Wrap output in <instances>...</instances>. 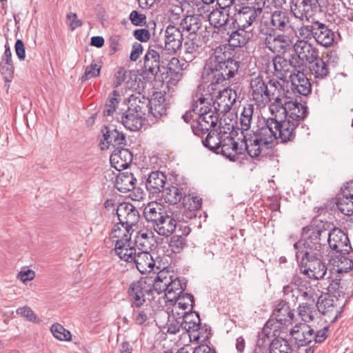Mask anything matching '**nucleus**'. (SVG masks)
I'll return each instance as SVG.
<instances>
[{
  "label": "nucleus",
  "instance_id": "1",
  "mask_svg": "<svg viewBox=\"0 0 353 353\" xmlns=\"http://www.w3.org/2000/svg\"><path fill=\"white\" fill-rule=\"evenodd\" d=\"M221 47L214 50L206 64L205 72L211 84L222 83L233 78L240 68V61L230 57V53Z\"/></svg>",
  "mask_w": 353,
  "mask_h": 353
},
{
  "label": "nucleus",
  "instance_id": "2",
  "mask_svg": "<svg viewBox=\"0 0 353 353\" xmlns=\"http://www.w3.org/2000/svg\"><path fill=\"white\" fill-rule=\"evenodd\" d=\"M330 223L318 218L312 219L309 226L303 228V241L294 244L296 253L323 252L326 247Z\"/></svg>",
  "mask_w": 353,
  "mask_h": 353
},
{
  "label": "nucleus",
  "instance_id": "3",
  "mask_svg": "<svg viewBox=\"0 0 353 353\" xmlns=\"http://www.w3.org/2000/svg\"><path fill=\"white\" fill-rule=\"evenodd\" d=\"M254 107L253 104H247L243 107L241 112L239 122L241 124V133L243 134V145L245 151L252 157L259 160H263L268 156H270L272 147L268 141H261L253 134H244V131L250 129Z\"/></svg>",
  "mask_w": 353,
  "mask_h": 353
},
{
  "label": "nucleus",
  "instance_id": "4",
  "mask_svg": "<svg viewBox=\"0 0 353 353\" xmlns=\"http://www.w3.org/2000/svg\"><path fill=\"white\" fill-rule=\"evenodd\" d=\"M298 32L300 38L314 39L317 43L326 48L332 45L334 41V32L327 25L314 19L303 24Z\"/></svg>",
  "mask_w": 353,
  "mask_h": 353
},
{
  "label": "nucleus",
  "instance_id": "5",
  "mask_svg": "<svg viewBox=\"0 0 353 353\" xmlns=\"http://www.w3.org/2000/svg\"><path fill=\"white\" fill-rule=\"evenodd\" d=\"M296 258L301 259V272L309 279L319 280L327 272V266L323 261V252L296 253Z\"/></svg>",
  "mask_w": 353,
  "mask_h": 353
},
{
  "label": "nucleus",
  "instance_id": "6",
  "mask_svg": "<svg viewBox=\"0 0 353 353\" xmlns=\"http://www.w3.org/2000/svg\"><path fill=\"white\" fill-rule=\"evenodd\" d=\"M117 215L119 223L117 225L121 228L120 234L131 236L132 226L137 225L140 215L138 210L130 203H121L117 208Z\"/></svg>",
  "mask_w": 353,
  "mask_h": 353
},
{
  "label": "nucleus",
  "instance_id": "7",
  "mask_svg": "<svg viewBox=\"0 0 353 353\" xmlns=\"http://www.w3.org/2000/svg\"><path fill=\"white\" fill-rule=\"evenodd\" d=\"M309 40L301 38L294 44V54H291V57L296 59L300 65H305L304 61L312 63L319 56V50Z\"/></svg>",
  "mask_w": 353,
  "mask_h": 353
},
{
  "label": "nucleus",
  "instance_id": "8",
  "mask_svg": "<svg viewBox=\"0 0 353 353\" xmlns=\"http://www.w3.org/2000/svg\"><path fill=\"white\" fill-rule=\"evenodd\" d=\"M183 35L179 28L169 25L163 32V42L157 43L154 47L158 50H165L169 54H174L183 45Z\"/></svg>",
  "mask_w": 353,
  "mask_h": 353
},
{
  "label": "nucleus",
  "instance_id": "9",
  "mask_svg": "<svg viewBox=\"0 0 353 353\" xmlns=\"http://www.w3.org/2000/svg\"><path fill=\"white\" fill-rule=\"evenodd\" d=\"M272 61L275 74L281 80L288 77L291 79L299 70H305L306 68V65H300L296 59H292L291 55L289 59L281 55H276Z\"/></svg>",
  "mask_w": 353,
  "mask_h": 353
},
{
  "label": "nucleus",
  "instance_id": "10",
  "mask_svg": "<svg viewBox=\"0 0 353 353\" xmlns=\"http://www.w3.org/2000/svg\"><path fill=\"white\" fill-rule=\"evenodd\" d=\"M270 323L268 321L263 331L259 334V339L257 341L258 346L269 345L270 353H292V347L288 341L282 338H275L270 341V332L268 331Z\"/></svg>",
  "mask_w": 353,
  "mask_h": 353
},
{
  "label": "nucleus",
  "instance_id": "11",
  "mask_svg": "<svg viewBox=\"0 0 353 353\" xmlns=\"http://www.w3.org/2000/svg\"><path fill=\"white\" fill-rule=\"evenodd\" d=\"M345 304H341L336 295H329L322 299L319 298L316 306L322 314L328 315L332 319L330 321L334 323L338 320L343 312V307Z\"/></svg>",
  "mask_w": 353,
  "mask_h": 353
},
{
  "label": "nucleus",
  "instance_id": "12",
  "mask_svg": "<svg viewBox=\"0 0 353 353\" xmlns=\"http://www.w3.org/2000/svg\"><path fill=\"white\" fill-rule=\"evenodd\" d=\"M327 242L334 254H348L352 250L348 236L339 228L328 232Z\"/></svg>",
  "mask_w": 353,
  "mask_h": 353
},
{
  "label": "nucleus",
  "instance_id": "13",
  "mask_svg": "<svg viewBox=\"0 0 353 353\" xmlns=\"http://www.w3.org/2000/svg\"><path fill=\"white\" fill-rule=\"evenodd\" d=\"M300 278H294V281L283 288V292L285 300L296 304L302 301L303 298L310 297L313 291L311 287H305L301 284Z\"/></svg>",
  "mask_w": 353,
  "mask_h": 353
},
{
  "label": "nucleus",
  "instance_id": "14",
  "mask_svg": "<svg viewBox=\"0 0 353 353\" xmlns=\"http://www.w3.org/2000/svg\"><path fill=\"white\" fill-rule=\"evenodd\" d=\"M250 93L251 99L258 106L267 105L268 95V83L262 76L258 75L252 78L250 83Z\"/></svg>",
  "mask_w": 353,
  "mask_h": 353
},
{
  "label": "nucleus",
  "instance_id": "15",
  "mask_svg": "<svg viewBox=\"0 0 353 353\" xmlns=\"http://www.w3.org/2000/svg\"><path fill=\"white\" fill-rule=\"evenodd\" d=\"M103 139L100 141L101 150L108 149L110 145L114 147L126 145L125 136L122 132H119L113 126L103 125L101 128Z\"/></svg>",
  "mask_w": 353,
  "mask_h": 353
},
{
  "label": "nucleus",
  "instance_id": "16",
  "mask_svg": "<svg viewBox=\"0 0 353 353\" xmlns=\"http://www.w3.org/2000/svg\"><path fill=\"white\" fill-rule=\"evenodd\" d=\"M279 108L283 110L286 119H289L292 122H296L298 125L300 121L308 114L307 107L297 101L296 99L295 101L288 99Z\"/></svg>",
  "mask_w": 353,
  "mask_h": 353
},
{
  "label": "nucleus",
  "instance_id": "17",
  "mask_svg": "<svg viewBox=\"0 0 353 353\" xmlns=\"http://www.w3.org/2000/svg\"><path fill=\"white\" fill-rule=\"evenodd\" d=\"M293 37L281 33L276 34L274 39L266 40L265 48L276 55L285 54L294 48Z\"/></svg>",
  "mask_w": 353,
  "mask_h": 353
},
{
  "label": "nucleus",
  "instance_id": "18",
  "mask_svg": "<svg viewBox=\"0 0 353 353\" xmlns=\"http://www.w3.org/2000/svg\"><path fill=\"white\" fill-rule=\"evenodd\" d=\"M160 72L159 52L154 46H150L143 57V73L148 79H156Z\"/></svg>",
  "mask_w": 353,
  "mask_h": 353
},
{
  "label": "nucleus",
  "instance_id": "19",
  "mask_svg": "<svg viewBox=\"0 0 353 353\" xmlns=\"http://www.w3.org/2000/svg\"><path fill=\"white\" fill-rule=\"evenodd\" d=\"M219 117L216 112L214 111L208 112L205 110L204 114L198 116L195 124L191 125L193 133L198 137L207 133L212 128H214L218 122Z\"/></svg>",
  "mask_w": 353,
  "mask_h": 353
},
{
  "label": "nucleus",
  "instance_id": "20",
  "mask_svg": "<svg viewBox=\"0 0 353 353\" xmlns=\"http://www.w3.org/2000/svg\"><path fill=\"white\" fill-rule=\"evenodd\" d=\"M276 139H280L281 143L293 141L296 137V128L299 126L296 122H292L285 117L284 120L278 121L275 119Z\"/></svg>",
  "mask_w": 353,
  "mask_h": 353
},
{
  "label": "nucleus",
  "instance_id": "21",
  "mask_svg": "<svg viewBox=\"0 0 353 353\" xmlns=\"http://www.w3.org/2000/svg\"><path fill=\"white\" fill-rule=\"evenodd\" d=\"M259 17V11L254 10L253 7L243 6L234 14L232 24L236 27L252 30V25Z\"/></svg>",
  "mask_w": 353,
  "mask_h": 353
},
{
  "label": "nucleus",
  "instance_id": "22",
  "mask_svg": "<svg viewBox=\"0 0 353 353\" xmlns=\"http://www.w3.org/2000/svg\"><path fill=\"white\" fill-rule=\"evenodd\" d=\"M151 105L150 99L141 94L140 92L132 94L128 99L127 107L130 108L131 112H134L140 115L145 119L150 117L149 105Z\"/></svg>",
  "mask_w": 353,
  "mask_h": 353
},
{
  "label": "nucleus",
  "instance_id": "23",
  "mask_svg": "<svg viewBox=\"0 0 353 353\" xmlns=\"http://www.w3.org/2000/svg\"><path fill=\"white\" fill-rule=\"evenodd\" d=\"M267 83L269 95L267 104L272 101V105L279 108L290 97L286 95L283 85L277 79H270Z\"/></svg>",
  "mask_w": 353,
  "mask_h": 353
},
{
  "label": "nucleus",
  "instance_id": "24",
  "mask_svg": "<svg viewBox=\"0 0 353 353\" xmlns=\"http://www.w3.org/2000/svg\"><path fill=\"white\" fill-rule=\"evenodd\" d=\"M132 153L121 146L117 147L112 152L110 161L112 167L121 171L127 169L132 163Z\"/></svg>",
  "mask_w": 353,
  "mask_h": 353
},
{
  "label": "nucleus",
  "instance_id": "25",
  "mask_svg": "<svg viewBox=\"0 0 353 353\" xmlns=\"http://www.w3.org/2000/svg\"><path fill=\"white\" fill-rule=\"evenodd\" d=\"M233 26L234 29L228 32L229 46L233 48L245 46L253 36L252 30L236 27V25Z\"/></svg>",
  "mask_w": 353,
  "mask_h": 353
},
{
  "label": "nucleus",
  "instance_id": "26",
  "mask_svg": "<svg viewBox=\"0 0 353 353\" xmlns=\"http://www.w3.org/2000/svg\"><path fill=\"white\" fill-rule=\"evenodd\" d=\"M167 181V176L160 171H154L150 172L145 181H142L141 185H144L147 191L150 194H159Z\"/></svg>",
  "mask_w": 353,
  "mask_h": 353
},
{
  "label": "nucleus",
  "instance_id": "27",
  "mask_svg": "<svg viewBox=\"0 0 353 353\" xmlns=\"http://www.w3.org/2000/svg\"><path fill=\"white\" fill-rule=\"evenodd\" d=\"M146 281L139 279L132 282L129 286L128 294L130 299L132 307H141L145 302V290Z\"/></svg>",
  "mask_w": 353,
  "mask_h": 353
},
{
  "label": "nucleus",
  "instance_id": "28",
  "mask_svg": "<svg viewBox=\"0 0 353 353\" xmlns=\"http://www.w3.org/2000/svg\"><path fill=\"white\" fill-rule=\"evenodd\" d=\"M275 118H268L263 121L261 125L254 131L252 130L254 136L258 138L261 141H268L270 143V146L272 147V143L276 139V132L274 128L275 125Z\"/></svg>",
  "mask_w": 353,
  "mask_h": 353
},
{
  "label": "nucleus",
  "instance_id": "29",
  "mask_svg": "<svg viewBox=\"0 0 353 353\" xmlns=\"http://www.w3.org/2000/svg\"><path fill=\"white\" fill-rule=\"evenodd\" d=\"M330 262L337 274L347 273L353 269V250L348 254H332Z\"/></svg>",
  "mask_w": 353,
  "mask_h": 353
},
{
  "label": "nucleus",
  "instance_id": "30",
  "mask_svg": "<svg viewBox=\"0 0 353 353\" xmlns=\"http://www.w3.org/2000/svg\"><path fill=\"white\" fill-rule=\"evenodd\" d=\"M119 111L118 114H121L122 123L126 129L130 131H137L141 128L144 118L136 112H131L128 107L126 110L119 109Z\"/></svg>",
  "mask_w": 353,
  "mask_h": 353
},
{
  "label": "nucleus",
  "instance_id": "31",
  "mask_svg": "<svg viewBox=\"0 0 353 353\" xmlns=\"http://www.w3.org/2000/svg\"><path fill=\"white\" fill-rule=\"evenodd\" d=\"M121 228L118 225H114L112 230V237L117 238V240L115 244L114 251L116 254L122 260L125 261L127 254V247H130L129 241L131 236L127 234H120Z\"/></svg>",
  "mask_w": 353,
  "mask_h": 353
},
{
  "label": "nucleus",
  "instance_id": "32",
  "mask_svg": "<svg viewBox=\"0 0 353 353\" xmlns=\"http://www.w3.org/2000/svg\"><path fill=\"white\" fill-rule=\"evenodd\" d=\"M289 3L290 11L296 19L310 21L308 15L314 10L310 0H290Z\"/></svg>",
  "mask_w": 353,
  "mask_h": 353
},
{
  "label": "nucleus",
  "instance_id": "33",
  "mask_svg": "<svg viewBox=\"0 0 353 353\" xmlns=\"http://www.w3.org/2000/svg\"><path fill=\"white\" fill-rule=\"evenodd\" d=\"M312 332L313 329L304 323L300 326H295L290 331V334L298 346H306L313 342Z\"/></svg>",
  "mask_w": 353,
  "mask_h": 353
},
{
  "label": "nucleus",
  "instance_id": "34",
  "mask_svg": "<svg viewBox=\"0 0 353 353\" xmlns=\"http://www.w3.org/2000/svg\"><path fill=\"white\" fill-rule=\"evenodd\" d=\"M305 70H299L290 79L292 90L301 95L307 96L312 92V85L309 79L303 72Z\"/></svg>",
  "mask_w": 353,
  "mask_h": 353
},
{
  "label": "nucleus",
  "instance_id": "35",
  "mask_svg": "<svg viewBox=\"0 0 353 353\" xmlns=\"http://www.w3.org/2000/svg\"><path fill=\"white\" fill-rule=\"evenodd\" d=\"M166 212L163 206L160 203L157 202H150L144 208L143 216L145 221L148 223H150L154 228L157 223H159V220L161 219Z\"/></svg>",
  "mask_w": 353,
  "mask_h": 353
},
{
  "label": "nucleus",
  "instance_id": "36",
  "mask_svg": "<svg viewBox=\"0 0 353 353\" xmlns=\"http://www.w3.org/2000/svg\"><path fill=\"white\" fill-rule=\"evenodd\" d=\"M184 57L186 62L192 61L202 50V41L196 34L190 35L184 42Z\"/></svg>",
  "mask_w": 353,
  "mask_h": 353
},
{
  "label": "nucleus",
  "instance_id": "37",
  "mask_svg": "<svg viewBox=\"0 0 353 353\" xmlns=\"http://www.w3.org/2000/svg\"><path fill=\"white\" fill-rule=\"evenodd\" d=\"M273 316L281 325H288L292 323L294 313L285 301L280 300L275 306Z\"/></svg>",
  "mask_w": 353,
  "mask_h": 353
},
{
  "label": "nucleus",
  "instance_id": "38",
  "mask_svg": "<svg viewBox=\"0 0 353 353\" xmlns=\"http://www.w3.org/2000/svg\"><path fill=\"white\" fill-rule=\"evenodd\" d=\"M289 13L285 10H277L271 13L270 19L264 21V24L272 25L277 30H286L290 23Z\"/></svg>",
  "mask_w": 353,
  "mask_h": 353
},
{
  "label": "nucleus",
  "instance_id": "39",
  "mask_svg": "<svg viewBox=\"0 0 353 353\" xmlns=\"http://www.w3.org/2000/svg\"><path fill=\"white\" fill-rule=\"evenodd\" d=\"M14 68L12 59V52L10 46H5V52L0 62V73L3 75L6 82L12 81L14 75Z\"/></svg>",
  "mask_w": 353,
  "mask_h": 353
},
{
  "label": "nucleus",
  "instance_id": "40",
  "mask_svg": "<svg viewBox=\"0 0 353 353\" xmlns=\"http://www.w3.org/2000/svg\"><path fill=\"white\" fill-rule=\"evenodd\" d=\"M137 179L132 172H121L117 177L116 186L119 191L126 193L136 188Z\"/></svg>",
  "mask_w": 353,
  "mask_h": 353
},
{
  "label": "nucleus",
  "instance_id": "41",
  "mask_svg": "<svg viewBox=\"0 0 353 353\" xmlns=\"http://www.w3.org/2000/svg\"><path fill=\"white\" fill-rule=\"evenodd\" d=\"M135 265L139 272L145 274L154 269L155 261L149 252L142 251L137 253Z\"/></svg>",
  "mask_w": 353,
  "mask_h": 353
},
{
  "label": "nucleus",
  "instance_id": "42",
  "mask_svg": "<svg viewBox=\"0 0 353 353\" xmlns=\"http://www.w3.org/2000/svg\"><path fill=\"white\" fill-rule=\"evenodd\" d=\"M176 227V220L166 212L154 229L159 235L168 236L175 231Z\"/></svg>",
  "mask_w": 353,
  "mask_h": 353
},
{
  "label": "nucleus",
  "instance_id": "43",
  "mask_svg": "<svg viewBox=\"0 0 353 353\" xmlns=\"http://www.w3.org/2000/svg\"><path fill=\"white\" fill-rule=\"evenodd\" d=\"M183 321V330L187 332H196L201 328V319L199 314L196 312H185L181 316Z\"/></svg>",
  "mask_w": 353,
  "mask_h": 353
},
{
  "label": "nucleus",
  "instance_id": "44",
  "mask_svg": "<svg viewBox=\"0 0 353 353\" xmlns=\"http://www.w3.org/2000/svg\"><path fill=\"white\" fill-rule=\"evenodd\" d=\"M303 301L299 305V314L305 321L313 320V310L314 306V293L312 291L310 297H305L302 299Z\"/></svg>",
  "mask_w": 353,
  "mask_h": 353
},
{
  "label": "nucleus",
  "instance_id": "45",
  "mask_svg": "<svg viewBox=\"0 0 353 353\" xmlns=\"http://www.w3.org/2000/svg\"><path fill=\"white\" fill-rule=\"evenodd\" d=\"M161 198L167 203L174 205L183 201L184 194L177 187L169 185L165 187L161 192Z\"/></svg>",
  "mask_w": 353,
  "mask_h": 353
},
{
  "label": "nucleus",
  "instance_id": "46",
  "mask_svg": "<svg viewBox=\"0 0 353 353\" xmlns=\"http://www.w3.org/2000/svg\"><path fill=\"white\" fill-rule=\"evenodd\" d=\"M180 26L183 30L190 32V35L196 34L202 26L201 15H188L181 21Z\"/></svg>",
  "mask_w": 353,
  "mask_h": 353
},
{
  "label": "nucleus",
  "instance_id": "47",
  "mask_svg": "<svg viewBox=\"0 0 353 353\" xmlns=\"http://www.w3.org/2000/svg\"><path fill=\"white\" fill-rule=\"evenodd\" d=\"M170 280V274L168 271L161 270L155 276L153 281V290L160 294L162 292L168 294L169 288V281Z\"/></svg>",
  "mask_w": 353,
  "mask_h": 353
},
{
  "label": "nucleus",
  "instance_id": "48",
  "mask_svg": "<svg viewBox=\"0 0 353 353\" xmlns=\"http://www.w3.org/2000/svg\"><path fill=\"white\" fill-rule=\"evenodd\" d=\"M202 204V200L201 198L198 196H191L190 194L184 195L182 205L185 210H188V216L187 217L192 219L193 217H196V215L195 214V211L200 209Z\"/></svg>",
  "mask_w": 353,
  "mask_h": 353
},
{
  "label": "nucleus",
  "instance_id": "49",
  "mask_svg": "<svg viewBox=\"0 0 353 353\" xmlns=\"http://www.w3.org/2000/svg\"><path fill=\"white\" fill-rule=\"evenodd\" d=\"M228 10L214 9L208 16L210 23L214 28H221L225 26L229 20Z\"/></svg>",
  "mask_w": 353,
  "mask_h": 353
},
{
  "label": "nucleus",
  "instance_id": "50",
  "mask_svg": "<svg viewBox=\"0 0 353 353\" xmlns=\"http://www.w3.org/2000/svg\"><path fill=\"white\" fill-rule=\"evenodd\" d=\"M165 97L161 96L159 98H153L150 99L151 105H149L150 117L155 119H159L161 117L165 115L167 112L166 104L165 103Z\"/></svg>",
  "mask_w": 353,
  "mask_h": 353
},
{
  "label": "nucleus",
  "instance_id": "51",
  "mask_svg": "<svg viewBox=\"0 0 353 353\" xmlns=\"http://www.w3.org/2000/svg\"><path fill=\"white\" fill-rule=\"evenodd\" d=\"M310 70L316 79H325L330 73L327 64L319 57L312 63H310Z\"/></svg>",
  "mask_w": 353,
  "mask_h": 353
},
{
  "label": "nucleus",
  "instance_id": "52",
  "mask_svg": "<svg viewBox=\"0 0 353 353\" xmlns=\"http://www.w3.org/2000/svg\"><path fill=\"white\" fill-rule=\"evenodd\" d=\"M202 143L205 148L216 153L221 143V134L214 130L208 131L206 138L202 141Z\"/></svg>",
  "mask_w": 353,
  "mask_h": 353
},
{
  "label": "nucleus",
  "instance_id": "53",
  "mask_svg": "<svg viewBox=\"0 0 353 353\" xmlns=\"http://www.w3.org/2000/svg\"><path fill=\"white\" fill-rule=\"evenodd\" d=\"M121 101L120 94L118 91L114 90L108 96L105 108L103 111V116L108 117L112 115L117 111V107Z\"/></svg>",
  "mask_w": 353,
  "mask_h": 353
},
{
  "label": "nucleus",
  "instance_id": "54",
  "mask_svg": "<svg viewBox=\"0 0 353 353\" xmlns=\"http://www.w3.org/2000/svg\"><path fill=\"white\" fill-rule=\"evenodd\" d=\"M169 283H170V284H169L168 294L173 293L174 296L172 299H176V296L183 294L186 289V283L173 275L170 274V280L169 281Z\"/></svg>",
  "mask_w": 353,
  "mask_h": 353
},
{
  "label": "nucleus",
  "instance_id": "55",
  "mask_svg": "<svg viewBox=\"0 0 353 353\" xmlns=\"http://www.w3.org/2000/svg\"><path fill=\"white\" fill-rule=\"evenodd\" d=\"M212 101V97H201L196 101H195L192 105V111L198 116L204 114L205 109L206 112H212L211 108V101Z\"/></svg>",
  "mask_w": 353,
  "mask_h": 353
},
{
  "label": "nucleus",
  "instance_id": "56",
  "mask_svg": "<svg viewBox=\"0 0 353 353\" xmlns=\"http://www.w3.org/2000/svg\"><path fill=\"white\" fill-rule=\"evenodd\" d=\"M336 206L339 210L348 216H353V194L342 196L338 199Z\"/></svg>",
  "mask_w": 353,
  "mask_h": 353
},
{
  "label": "nucleus",
  "instance_id": "57",
  "mask_svg": "<svg viewBox=\"0 0 353 353\" xmlns=\"http://www.w3.org/2000/svg\"><path fill=\"white\" fill-rule=\"evenodd\" d=\"M152 232L140 230L136 236L135 243L138 246L148 249L152 245Z\"/></svg>",
  "mask_w": 353,
  "mask_h": 353
},
{
  "label": "nucleus",
  "instance_id": "58",
  "mask_svg": "<svg viewBox=\"0 0 353 353\" xmlns=\"http://www.w3.org/2000/svg\"><path fill=\"white\" fill-rule=\"evenodd\" d=\"M53 336L59 341H70L71 333L59 323L53 324L50 328Z\"/></svg>",
  "mask_w": 353,
  "mask_h": 353
},
{
  "label": "nucleus",
  "instance_id": "59",
  "mask_svg": "<svg viewBox=\"0 0 353 353\" xmlns=\"http://www.w3.org/2000/svg\"><path fill=\"white\" fill-rule=\"evenodd\" d=\"M101 68V64L93 60L91 64L86 67L85 72L81 78V81L83 82L90 78L99 77Z\"/></svg>",
  "mask_w": 353,
  "mask_h": 353
},
{
  "label": "nucleus",
  "instance_id": "60",
  "mask_svg": "<svg viewBox=\"0 0 353 353\" xmlns=\"http://www.w3.org/2000/svg\"><path fill=\"white\" fill-rule=\"evenodd\" d=\"M186 245V241L184 237L180 235H174L169 242V248L174 253H180Z\"/></svg>",
  "mask_w": 353,
  "mask_h": 353
},
{
  "label": "nucleus",
  "instance_id": "61",
  "mask_svg": "<svg viewBox=\"0 0 353 353\" xmlns=\"http://www.w3.org/2000/svg\"><path fill=\"white\" fill-rule=\"evenodd\" d=\"M179 307L185 310L190 305L191 310L193 308L194 296L189 293H183L177 296Z\"/></svg>",
  "mask_w": 353,
  "mask_h": 353
},
{
  "label": "nucleus",
  "instance_id": "62",
  "mask_svg": "<svg viewBox=\"0 0 353 353\" xmlns=\"http://www.w3.org/2000/svg\"><path fill=\"white\" fill-rule=\"evenodd\" d=\"M277 30L274 28V26L272 25H266L264 24V21L261 23V26L259 30V32L261 34L265 37L263 40V44L265 46L266 40H271L274 39V37L276 35V31Z\"/></svg>",
  "mask_w": 353,
  "mask_h": 353
},
{
  "label": "nucleus",
  "instance_id": "63",
  "mask_svg": "<svg viewBox=\"0 0 353 353\" xmlns=\"http://www.w3.org/2000/svg\"><path fill=\"white\" fill-rule=\"evenodd\" d=\"M134 315L135 323L139 325H142L149 319L151 315L150 309L145 307L143 310H137L134 313Z\"/></svg>",
  "mask_w": 353,
  "mask_h": 353
},
{
  "label": "nucleus",
  "instance_id": "64",
  "mask_svg": "<svg viewBox=\"0 0 353 353\" xmlns=\"http://www.w3.org/2000/svg\"><path fill=\"white\" fill-rule=\"evenodd\" d=\"M131 23L135 26H143L146 24V16L137 10H132L129 16Z\"/></svg>",
  "mask_w": 353,
  "mask_h": 353
}]
</instances>
